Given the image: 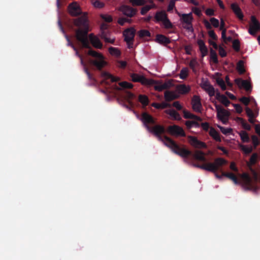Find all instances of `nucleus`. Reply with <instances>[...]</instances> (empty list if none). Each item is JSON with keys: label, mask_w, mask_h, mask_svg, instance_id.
I'll return each mask as SVG.
<instances>
[{"label": "nucleus", "mask_w": 260, "mask_h": 260, "mask_svg": "<svg viewBox=\"0 0 260 260\" xmlns=\"http://www.w3.org/2000/svg\"><path fill=\"white\" fill-rule=\"evenodd\" d=\"M218 127L219 128L221 133L224 135H228L232 132V129L231 128H225L221 126H218Z\"/></svg>", "instance_id": "obj_47"}, {"label": "nucleus", "mask_w": 260, "mask_h": 260, "mask_svg": "<svg viewBox=\"0 0 260 260\" xmlns=\"http://www.w3.org/2000/svg\"><path fill=\"white\" fill-rule=\"evenodd\" d=\"M136 34V29L133 27L125 29L123 31V36L124 37V41L126 43L128 48H133L134 38Z\"/></svg>", "instance_id": "obj_5"}, {"label": "nucleus", "mask_w": 260, "mask_h": 260, "mask_svg": "<svg viewBox=\"0 0 260 260\" xmlns=\"http://www.w3.org/2000/svg\"><path fill=\"white\" fill-rule=\"evenodd\" d=\"M213 103H214V106L217 111L218 119L221 120L223 124H225L230 115V112L218 105L216 102H213Z\"/></svg>", "instance_id": "obj_7"}, {"label": "nucleus", "mask_w": 260, "mask_h": 260, "mask_svg": "<svg viewBox=\"0 0 260 260\" xmlns=\"http://www.w3.org/2000/svg\"><path fill=\"white\" fill-rule=\"evenodd\" d=\"M109 36H110V33L107 34H106L105 32H103L101 35V37L102 39H104V41L106 43H109L112 44H114V42H115V39L114 38L111 39L109 37Z\"/></svg>", "instance_id": "obj_31"}, {"label": "nucleus", "mask_w": 260, "mask_h": 260, "mask_svg": "<svg viewBox=\"0 0 260 260\" xmlns=\"http://www.w3.org/2000/svg\"><path fill=\"white\" fill-rule=\"evenodd\" d=\"M129 2L133 6H142L146 4L145 0H129Z\"/></svg>", "instance_id": "obj_36"}, {"label": "nucleus", "mask_w": 260, "mask_h": 260, "mask_svg": "<svg viewBox=\"0 0 260 260\" xmlns=\"http://www.w3.org/2000/svg\"><path fill=\"white\" fill-rule=\"evenodd\" d=\"M156 41L161 44L167 45L170 44L171 41L169 38L163 35L158 34L156 35Z\"/></svg>", "instance_id": "obj_21"}, {"label": "nucleus", "mask_w": 260, "mask_h": 260, "mask_svg": "<svg viewBox=\"0 0 260 260\" xmlns=\"http://www.w3.org/2000/svg\"><path fill=\"white\" fill-rule=\"evenodd\" d=\"M219 54L222 57H225L226 56V52L225 49L222 46L218 47Z\"/></svg>", "instance_id": "obj_53"}, {"label": "nucleus", "mask_w": 260, "mask_h": 260, "mask_svg": "<svg viewBox=\"0 0 260 260\" xmlns=\"http://www.w3.org/2000/svg\"><path fill=\"white\" fill-rule=\"evenodd\" d=\"M172 106L176 108L178 110H181L182 109V106L180 105L179 101L174 102L173 103Z\"/></svg>", "instance_id": "obj_62"}, {"label": "nucleus", "mask_w": 260, "mask_h": 260, "mask_svg": "<svg viewBox=\"0 0 260 260\" xmlns=\"http://www.w3.org/2000/svg\"><path fill=\"white\" fill-rule=\"evenodd\" d=\"M167 114L169 115L173 120H180L181 117L178 112L174 109H169L165 111Z\"/></svg>", "instance_id": "obj_22"}, {"label": "nucleus", "mask_w": 260, "mask_h": 260, "mask_svg": "<svg viewBox=\"0 0 260 260\" xmlns=\"http://www.w3.org/2000/svg\"><path fill=\"white\" fill-rule=\"evenodd\" d=\"M140 120L147 130L151 128L150 124H155L156 123L155 119L147 112H143L141 114Z\"/></svg>", "instance_id": "obj_9"}, {"label": "nucleus", "mask_w": 260, "mask_h": 260, "mask_svg": "<svg viewBox=\"0 0 260 260\" xmlns=\"http://www.w3.org/2000/svg\"><path fill=\"white\" fill-rule=\"evenodd\" d=\"M205 14L207 16H214V15H215L214 10L211 8H208L205 11Z\"/></svg>", "instance_id": "obj_61"}, {"label": "nucleus", "mask_w": 260, "mask_h": 260, "mask_svg": "<svg viewBox=\"0 0 260 260\" xmlns=\"http://www.w3.org/2000/svg\"><path fill=\"white\" fill-rule=\"evenodd\" d=\"M208 35L210 38L214 40H217L218 39L217 36L213 30H210L208 31Z\"/></svg>", "instance_id": "obj_59"}, {"label": "nucleus", "mask_w": 260, "mask_h": 260, "mask_svg": "<svg viewBox=\"0 0 260 260\" xmlns=\"http://www.w3.org/2000/svg\"><path fill=\"white\" fill-rule=\"evenodd\" d=\"M210 21L214 27L217 28L219 26V22L217 19L212 17L210 18Z\"/></svg>", "instance_id": "obj_50"}, {"label": "nucleus", "mask_w": 260, "mask_h": 260, "mask_svg": "<svg viewBox=\"0 0 260 260\" xmlns=\"http://www.w3.org/2000/svg\"><path fill=\"white\" fill-rule=\"evenodd\" d=\"M201 126L205 131H208L210 128V125L208 122H203L201 124Z\"/></svg>", "instance_id": "obj_63"}, {"label": "nucleus", "mask_w": 260, "mask_h": 260, "mask_svg": "<svg viewBox=\"0 0 260 260\" xmlns=\"http://www.w3.org/2000/svg\"><path fill=\"white\" fill-rule=\"evenodd\" d=\"M109 52L112 55H114L116 57H119L121 55V52L119 49L113 47H109Z\"/></svg>", "instance_id": "obj_34"}, {"label": "nucleus", "mask_w": 260, "mask_h": 260, "mask_svg": "<svg viewBox=\"0 0 260 260\" xmlns=\"http://www.w3.org/2000/svg\"><path fill=\"white\" fill-rule=\"evenodd\" d=\"M165 138L167 141L166 143L167 146L170 148L172 151L175 154L183 158H187L191 156L192 158L203 162L206 161L205 153L200 150H196L194 153L187 149L184 145L181 146L177 144L174 140L168 136H165Z\"/></svg>", "instance_id": "obj_3"}, {"label": "nucleus", "mask_w": 260, "mask_h": 260, "mask_svg": "<svg viewBox=\"0 0 260 260\" xmlns=\"http://www.w3.org/2000/svg\"><path fill=\"white\" fill-rule=\"evenodd\" d=\"M100 29H101V35L103 32H105L106 34H107L110 33L109 31L108 30V26H107V25L106 24L102 23L101 25Z\"/></svg>", "instance_id": "obj_49"}, {"label": "nucleus", "mask_w": 260, "mask_h": 260, "mask_svg": "<svg viewBox=\"0 0 260 260\" xmlns=\"http://www.w3.org/2000/svg\"><path fill=\"white\" fill-rule=\"evenodd\" d=\"M101 77L106 80L111 79L112 82H116L120 80L119 78L114 77L111 74L106 72H102L101 73Z\"/></svg>", "instance_id": "obj_26"}, {"label": "nucleus", "mask_w": 260, "mask_h": 260, "mask_svg": "<svg viewBox=\"0 0 260 260\" xmlns=\"http://www.w3.org/2000/svg\"><path fill=\"white\" fill-rule=\"evenodd\" d=\"M241 139L243 143H248L250 141V138L248 133L244 131H241L239 133Z\"/></svg>", "instance_id": "obj_30"}, {"label": "nucleus", "mask_w": 260, "mask_h": 260, "mask_svg": "<svg viewBox=\"0 0 260 260\" xmlns=\"http://www.w3.org/2000/svg\"><path fill=\"white\" fill-rule=\"evenodd\" d=\"M168 132L173 136L185 137L186 135L183 129L177 125H170L168 127Z\"/></svg>", "instance_id": "obj_10"}, {"label": "nucleus", "mask_w": 260, "mask_h": 260, "mask_svg": "<svg viewBox=\"0 0 260 260\" xmlns=\"http://www.w3.org/2000/svg\"><path fill=\"white\" fill-rule=\"evenodd\" d=\"M251 140L254 148H256L259 144V141L258 137L255 135H252L251 136Z\"/></svg>", "instance_id": "obj_45"}, {"label": "nucleus", "mask_w": 260, "mask_h": 260, "mask_svg": "<svg viewBox=\"0 0 260 260\" xmlns=\"http://www.w3.org/2000/svg\"><path fill=\"white\" fill-rule=\"evenodd\" d=\"M132 80L134 82H139L144 85H152L156 83V82L153 79L146 78L143 75H140L138 74L132 73L130 75Z\"/></svg>", "instance_id": "obj_8"}, {"label": "nucleus", "mask_w": 260, "mask_h": 260, "mask_svg": "<svg viewBox=\"0 0 260 260\" xmlns=\"http://www.w3.org/2000/svg\"><path fill=\"white\" fill-rule=\"evenodd\" d=\"M190 144L196 148H206L207 145L205 143L199 140L197 137L189 136L188 137Z\"/></svg>", "instance_id": "obj_17"}, {"label": "nucleus", "mask_w": 260, "mask_h": 260, "mask_svg": "<svg viewBox=\"0 0 260 260\" xmlns=\"http://www.w3.org/2000/svg\"><path fill=\"white\" fill-rule=\"evenodd\" d=\"M245 111L248 117L253 116V115H255L252 110L248 107H246Z\"/></svg>", "instance_id": "obj_64"}, {"label": "nucleus", "mask_w": 260, "mask_h": 260, "mask_svg": "<svg viewBox=\"0 0 260 260\" xmlns=\"http://www.w3.org/2000/svg\"><path fill=\"white\" fill-rule=\"evenodd\" d=\"M162 23L165 27L167 29L172 28L173 27V25L168 17L164 20Z\"/></svg>", "instance_id": "obj_42"}, {"label": "nucleus", "mask_w": 260, "mask_h": 260, "mask_svg": "<svg viewBox=\"0 0 260 260\" xmlns=\"http://www.w3.org/2000/svg\"><path fill=\"white\" fill-rule=\"evenodd\" d=\"M74 24L78 27L75 30L76 39L82 45L83 47L89 49L88 54L95 58L90 59L89 62L95 67L97 70L101 71L107 64L103 55L91 48L89 40L92 45L95 48L101 49L103 44L100 39L93 34H90L88 38L89 24L86 15L85 14L81 17L74 19Z\"/></svg>", "instance_id": "obj_1"}, {"label": "nucleus", "mask_w": 260, "mask_h": 260, "mask_svg": "<svg viewBox=\"0 0 260 260\" xmlns=\"http://www.w3.org/2000/svg\"><path fill=\"white\" fill-rule=\"evenodd\" d=\"M170 82H165L162 84H157L154 85V89L158 91H161L164 89H168L170 87Z\"/></svg>", "instance_id": "obj_28"}, {"label": "nucleus", "mask_w": 260, "mask_h": 260, "mask_svg": "<svg viewBox=\"0 0 260 260\" xmlns=\"http://www.w3.org/2000/svg\"><path fill=\"white\" fill-rule=\"evenodd\" d=\"M257 158V154L256 153H253L251 156L250 159H249V162L251 165H254L256 163V159Z\"/></svg>", "instance_id": "obj_54"}, {"label": "nucleus", "mask_w": 260, "mask_h": 260, "mask_svg": "<svg viewBox=\"0 0 260 260\" xmlns=\"http://www.w3.org/2000/svg\"><path fill=\"white\" fill-rule=\"evenodd\" d=\"M240 101L247 106L249 104L250 100L248 98L243 96L240 99Z\"/></svg>", "instance_id": "obj_55"}, {"label": "nucleus", "mask_w": 260, "mask_h": 260, "mask_svg": "<svg viewBox=\"0 0 260 260\" xmlns=\"http://www.w3.org/2000/svg\"><path fill=\"white\" fill-rule=\"evenodd\" d=\"M220 102L225 107H228L231 104L230 101L229 100L228 98L225 95L223 96L222 100L220 101Z\"/></svg>", "instance_id": "obj_52"}, {"label": "nucleus", "mask_w": 260, "mask_h": 260, "mask_svg": "<svg viewBox=\"0 0 260 260\" xmlns=\"http://www.w3.org/2000/svg\"><path fill=\"white\" fill-rule=\"evenodd\" d=\"M129 22V20L126 18H120L118 20V23L121 26L124 25L125 22Z\"/></svg>", "instance_id": "obj_58"}, {"label": "nucleus", "mask_w": 260, "mask_h": 260, "mask_svg": "<svg viewBox=\"0 0 260 260\" xmlns=\"http://www.w3.org/2000/svg\"><path fill=\"white\" fill-rule=\"evenodd\" d=\"M69 13L72 16H77L81 14V10L77 2H73L68 7Z\"/></svg>", "instance_id": "obj_13"}, {"label": "nucleus", "mask_w": 260, "mask_h": 260, "mask_svg": "<svg viewBox=\"0 0 260 260\" xmlns=\"http://www.w3.org/2000/svg\"><path fill=\"white\" fill-rule=\"evenodd\" d=\"M249 170L252 175L251 177L248 174L243 173L241 175V180L233 173L222 172V175L232 180L235 184H241L246 190L256 191L260 188V167L257 171L249 166Z\"/></svg>", "instance_id": "obj_2"}, {"label": "nucleus", "mask_w": 260, "mask_h": 260, "mask_svg": "<svg viewBox=\"0 0 260 260\" xmlns=\"http://www.w3.org/2000/svg\"><path fill=\"white\" fill-rule=\"evenodd\" d=\"M227 163L228 161L223 158L218 157L215 159L213 162L205 163L203 165L193 164V166L209 172H215L219 166H224Z\"/></svg>", "instance_id": "obj_4"}, {"label": "nucleus", "mask_w": 260, "mask_h": 260, "mask_svg": "<svg viewBox=\"0 0 260 260\" xmlns=\"http://www.w3.org/2000/svg\"><path fill=\"white\" fill-rule=\"evenodd\" d=\"M203 88L208 93L209 96L212 97L215 95V89L212 85L208 83H205Z\"/></svg>", "instance_id": "obj_24"}, {"label": "nucleus", "mask_w": 260, "mask_h": 260, "mask_svg": "<svg viewBox=\"0 0 260 260\" xmlns=\"http://www.w3.org/2000/svg\"><path fill=\"white\" fill-rule=\"evenodd\" d=\"M223 166H219L217 170L215 172H212L213 173L216 177V178L221 180L222 178V177L224 176L222 175V172H224L221 169V167H222Z\"/></svg>", "instance_id": "obj_35"}, {"label": "nucleus", "mask_w": 260, "mask_h": 260, "mask_svg": "<svg viewBox=\"0 0 260 260\" xmlns=\"http://www.w3.org/2000/svg\"><path fill=\"white\" fill-rule=\"evenodd\" d=\"M168 17L167 14L164 11L156 12L154 18L157 22L161 21L162 22Z\"/></svg>", "instance_id": "obj_23"}, {"label": "nucleus", "mask_w": 260, "mask_h": 260, "mask_svg": "<svg viewBox=\"0 0 260 260\" xmlns=\"http://www.w3.org/2000/svg\"><path fill=\"white\" fill-rule=\"evenodd\" d=\"M80 58L81 64L82 66H84V72H85V73L87 75L88 79H90V80H92L93 79L92 76L90 74L89 71H88V69H87V68L86 67V65H85V63H84V61L83 60L82 56L81 57V58Z\"/></svg>", "instance_id": "obj_37"}, {"label": "nucleus", "mask_w": 260, "mask_h": 260, "mask_svg": "<svg viewBox=\"0 0 260 260\" xmlns=\"http://www.w3.org/2000/svg\"><path fill=\"white\" fill-rule=\"evenodd\" d=\"M119 85L121 87L125 89H131L133 87V85L132 83L126 81L121 82L119 83Z\"/></svg>", "instance_id": "obj_40"}, {"label": "nucleus", "mask_w": 260, "mask_h": 260, "mask_svg": "<svg viewBox=\"0 0 260 260\" xmlns=\"http://www.w3.org/2000/svg\"><path fill=\"white\" fill-rule=\"evenodd\" d=\"M233 105L234 107L236 112L240 114L242 112V111H243L242 108L239 104H233Z\"/></svg>", "instance_id": "obj_60"}, {"label": "nucleus", "mask_w": 260, "mask_h": 260, "mask_svg": "<svg viewBox=\"0 0 260 260\" xmlns=\"http://www.w3.org/2000/svg\"><path fill=\"white\" fill-rule=\"evenodd\" d=\"M152 8V7L150 5H146L142 7L141 10V14L142 15H145L150 9Z\"/></svg>", "instance_id": "obj_46"}, {"label": "nucleus", "mask_w": 260, "mask_h": 260, "mask_svg": "<svg viewBox=\"0 0 260 260\" xmlns=\"http://www.w3.org/2000/svg\"><path fill=\"white\" fill-rule=\"evenodd\" d=\"M200 48V50L201 53L202 57L203 58L205 56L207 55L208 53V49L206 47V46H205L204 47H201Z\"/></svg>", "instance_id": "obj_51"}, {"label": "nucleus", "mask_w": 260, "mask_h": 260, "mask_svg": "<svg viewBox=\"0 0 260 260\" xmlns=\"http://www.w3.org/2000/svg\"><path fill=\"white\" fill-rule=\"evenodd\" d=\"M189 66L192 70V72L195 74H197L199 71L198 69H197V68L199 67L200 64L197 60L196 59H192L189 63Z\"/></svg>", "instance_id": "obj_27"}, {"label": "nucleus", "mask_w": 260, "mask_h": 260, "mask_svg": "<svg viewBox=\"0 0 260 260\" xmlns=\"http://www.w3.org/2000/svg\"><path fill=\"white\" fill-rule=\"evenodd\" d=\"M139 101L143 105L147 106L149 104V99L147 96L144 94H140L139 95Z\"/></svg>", "instance_id": "obj_32"}, {"label": "nucleus", "mask_w": 260, "mask_h": 260, "mask_svg": "<svg viewBox=\"0 0 260 260\" xmlns=\"http://www.w3.org/2000/svg\"><path fill=\"white\" fill-rule=\"evenodd\" d=\"M210 58L215 63L218 62L216 52L212 48H210Z\"/></svg>", "instance_id": "obj_38"}, {"label": "nucleus", "mask_w": 260, "mask_h": 260, "mask_svg": "<svg viewBox=\"0 0 260 260\" xmlns=\"http://www.w3.org/2000/svg\"><path fill=\"white\" fill-rule=\"evenodd\" d=\"M101 17L106 22H111L113 21V18L111 16L109 15L102 14Z\"/></svg>", "instance_id": "obj_48"}, {"label": "nucleus", "mask_w": 260, "mask_h": 260, "mask_svg": "<svg viewBox=\"0 0 260 260\" xmlns=\"http://www.w3.org/2000/svg\"><path fill=\"white\" fill-rule=\"evenodd\" d=\"M178 15L181 17V21L187 25V26L185 27V28L188 30H193L192 26V20L193 19L192 13H189V14H183L182 15L178 14Z\"/></svg>", "instance_id": "obj_11"}, {"label": "nucleus", "mask_w": 260, "mask_h": 260, "mask_svg": "<svg viewBox=\"0 0 260 260\" xmlns=\"http://www.w3.org/2000/svg\"><path fill=\"white\" fill-rule=\"evenodd\" d=\"M164 96L167 102H170L179 98V95L173 91H166Z\"/></svg>", "instance_id": "obj_18"}, {"label": "nucleus", "mask_w": 260, "mask_h": 260, "mask_svg": "<svg viewBox=\"0 0 260 260\" xmlns=\"http://www.w3.org/2000/svg\"><path fill=\"white\" fill-rule=\"evenodd\" d=\"M233 47L236 51L239 52L240 51V43L238 40L236 39L234 40L233 42Z\"/></svg>", "instance_id": "obj_43"}, {"label": "nucleus", "mask_w": 260, "mask_h": 260, "mask_svg": "<svg viewBox=\"0 0 260 260\" xmlns=\"http://www.w3.org/2000/svg\"><path fill=\"white\" fill-rule=\"evenodd\" d=\"M251 23L250 25L248 32L252 35L255 36L256 32L260 30V23L254 16L251 17Z\"/></svg>", "instance_id": "obj_12"}, {"label": "nucleus", "mask_w": 260, "mask_h": 260, "mask_svg": "<svg viewBox=\"0 0 260 260\" xmlns=\"http://www.w3.org/2000/svg\"><path fill=\"white\" fill-rule=\"evenodd\" d=\"M191 105L193 110L198 113H201L202 105L200 96L194 95L191 99Z\"/></svg>", "instance_id": "obj_14"}, {"label": "nucleus", "mask_w": 260, "mask_h": 260, "mask_svg": "<svg viewBox=\"0 0 260 260\" xmlns=\"http://www.w3.org/2000/svg\"><path fill=\"white\" fill-rule=\"evenodd\" d=\"M236 120L241 124L243 128L247 131H250L251 126L243 118L238 117H237Z\"/></svg>", "instance_id": "obj_29"}, {"label": "nucleus", "mask_w": 260, "mask_h": 260, "mask_svg": "<svg viewBox=\"0 0 260 260\" xmlns=\"http://www.w3.org/2000/svg\"><path fill=\"white\" fill-rule=\"evenodd\" d=\"M120 11L124 15L128 17H132L135 16L137 13V9L127 5H123L120 8Z\"/></svg>", "instance_id": "obj_16"}, {"label": "nucleus", "mask_w": 260, "mask_h": 260, "mask_svg": "<svg viewBox=\"0 0 260 260\" xmlns=\"http://www.w3.org/2000/svg\"><path fill=\"white\" fill-rule=\"evenodd\" d=\"M176 89L179 93L186 94L190 91L191 89L189 86L185 84H179L177 86Z\"/></svg>", "instance_id": "obj_20"}, {"label": "nucleus", "mask_w": 260, "mask_h": 260, "mask_svg": "<svg viewBox=\"0 0 260 260\" xmlns=\"http://www.w3.org/2000/svg\"><path fill=\"white\" fill-rule=\"evenodd\" d=\"M188 69L186 68H183L180 71V77L182 79H185L188 76Z\"/></svg>", "instance_id": "obj_41"}, {"label": "nucleus", "mask_w": 260, "mask_h": 260, "mask_svg": "<svg viewBox=\"0 0 260 260\" xmlns=\"http://www.w3.org/2000/svg\"><path fill=\"white\" fill-rule=\"evenodd\" d=\"M175 6L174 0H171L168 6L167 11L170 12L173 10Z\"/></svg>", "instance_id": "obj_56"}, {"label": "nucleus", "mask_w": 260, "mask_h": 260, "mask_svg": "<svg viewBox=\"0 0 260 260\" xmlns=\"http://www.w3.org/2000/svg\"><path fill=\"white\" fill-rule=\"evenodd\" d=\"M209 135L212 137L216 141L220 142L221 140L220 137L219 133L212 127H210L209 131Z\"/></svg>", "instance_id": "obj_25"}, {"label": "nucleus", "mask_w": 260, "mask_h": 260, "mask_svg": "<svg viewBox=\"0 0 260 260\" xmlns=\"http://www.w3.org/2000/svg\"><path fill=\"white\" fill-rule=\"evenodd\" d=\"M148 131L149 132L153 133L159 141L162 142L164 144L167 146L166 144L167 141L165 138V136L164 137L161 136V134H163L166 132V129L164 126L158 124L155 125L153 127H151L150 129H148Z\"/></svg>", "instance_id": "obj_6"}, {"label": "nucleus", "mask_w": 260, "mask_h": 260, "mask_svg": "<svg viewBox=\"0 0 260 260\" xmlns=\"http://www.w3.org/2000/svg\"><path fill=\"white\" fill-rule=\"evenodd\" d=\"M138 35L140 38L145 37H150V32L146 29H141L138 32Z\"/></svg>", "instance_id": "obj_39"}, {"label": "nucleus", "mask_w": 260, "mask_h": 260, "mask_svg": "<svg viewBox=\"0 0 260 260\" xmlns=\"http://www.w3.org/2000/svg\"><path fill=\"white\" fill-rule=\"evenodd\" d=\"M241 150L244 151L246 154H249L252 151V148L251 147L247 146L242 145L240 146Z\"/></svg>", "instance_id": "obj_44"}, {"label": "nucleus", "mask_w": 260, "mask_h": 260, "mask_svg": "<svg viewBox=\"0 0 260 260\" xmlns=\"http://www.w3.org/2000/svg\"><path fill=\"white\" fill-rule=\"evenodd\" d=\"M235 82L240 88H243L247 92H250L251 91V85L247 80L237 78L235 80Z\"/></svg>", "instance_id": "obj_15"}, {"label": "nucleus", "mask_w": 260, "mask_h": 260, "mask_svg": "<svg viewBox=\"0 0 260 260\" xmlns=\"http://www.w3.org/2000/svg\"><path fill=\"white\" fill-rule=\"evenodd\" d=\"M237 70L240 74H243L245 72L244 61L243 60H240L238 62L237 64Z\"/></svg>", "instance_id": "obj_33"}, {"label": "nucleus", "mask_w": 260, "mask_h": 260, "mask_svg": "<svg viewBox=\"0 0 260 260\" xmlns=\"http://www.w3.org/2000/svg\"><path fill=\"white\" fill-rule=\"evenodd\" d=\"M93 6L98 8H102L104 6V4L100 1L96 0L93 3Z\"/></svg>", "instance_id": "obj_57"}, {"label": "nucleus", "mask_w": 260, "mask_h": 260, "mask_svg": "<svg viewBox=\"0 0 260 260\" xmlns=\"http://www.w3.org/2000/svg\"><path fill=\"white\" fill-rule=\"evenodd\" d=\"M231 9L240 20H243L244 16L238 4L236 3L232 4L231 5Z\"/></svg>", "instance_id": "obj_19"}]
</instances>
